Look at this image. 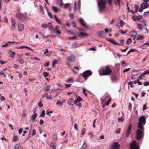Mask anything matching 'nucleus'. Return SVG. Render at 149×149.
I'll use <instances>...</instances> for the list:
<instances>
[{"label": "nucleus", "instance_id": "nucleus-1", "mask_svg": "<svg viewBox=\"0 0 149 149\" xmlns=\"http://www.w3.org/2000/svg\"><path fill=\"white\" fill-rule=\"evenodd\" d=\"M112 72L110 68L108 65L106 66L105 67H102L99 71L100 75H109Z\"/></svg>", "mask_w": 149, "mask_h": 149}, {"label": "nucleus", "instance_id": "nucleus-2", "mask_svg": "<svg viewBox=\"0 0 149 149\" xmlns=\"http://www.w3.org/2000/svg\"><path fill=\"white\" fill-rule=\"evenodd\" d=\"M106 0H100L98 2V5L99 11L100 13L102 12L105 7Z\"/></svg>", "mask_w": 149, "mask_h": 149}, {"label": "nucleus", "instance_id": "nucleus-3", "mask_svg": "<svg viewBox=\"0 0 149 149\" xmlns=\"http://www.w3.org/2000/svg\"><path fill=\"white\" fill-rule=\"evenodd\" d=\"M146 122L145 117L144 116H141L139 119V122L138 123V127L141 129L144 130L143 125H145Z\"/></svg>", "mask_w": 149, "mask_h": 149}, {"label": "nucleus", "instance_id": "nucleus-4", "mask_svg": "<svg viewBox=\"0 0 149 149\" xmlns=\"http://www.w3.org/2000/svg\"><path fill=\"white\" fill-rule=\"evenodd\" d=\"M136 130V139L138 140H139L143 136L144 129L143 130Z\"/></svg>", "mask_w": 149, "mask_h": 149}, {"label": "nucleus", "instance_id": "nucleus-5", "mask_svg": "<svg viewBox=\"0 0 149 149\" xmlns=\"http://www.w3.org/2000/svg\"><path fill=\"white\" fill-rule=\"evenodd\" d=\"M92 72L90 70H86L82 74V77L85 78V80H86L87 78L91 75Z\"/></svg>", "mask_w": 149, "mask_h": 149}, {"label": "nucleus", "instance_id": "nucleus-6", "mask_svg": "<svg viewBox=\"0 0 149 149\" xmlns=\"http://www.w3.org/2000/svg\"><path fill=\"white\" fill-rule=\"evenodd\" d=\"M130 149H139V147L135 141H134L130 146Z\"/></svg>", "mask_w": 149, "mask_h": 149}, {"label": "nucleus", "instance_id": "nucleus-7", "mask_svg": "<svg viewBox=\"0 0 149 149\" xmlns=\"http://www.w3.org/2000/svg\"><path fill=\"white\" fill-rule=\"evenodd\" d=\"M132 127H133L132 124H130L128 126V127L127 129V130L126 133L125 135L126 137H128L129 136L130 134L131 131L132 129Z\"/></svg>", "mask_w": 149, "mask_h": 149}, {"label": "nucleus", "instance_id": "nucleus-8", "mask_svg": "<svg viewBox=\"0 0 149 149\" xmlns=\"http://www.w3.org/2000/svg\"><path fill=\"white\" fill-rule=\"evenodd\" d=\"M120 145L118 142H114L113 143L111 149H118Z\"/></svg>", "mask_w": 149, "mask_h": 149}, {"label": "nucleus", "instance_id": "nucleus-9", "mask_svg": "<svg viewBox=\"0 0 149 149\" xmlns=\"http://www.w3.org/2000/svg\"><path fill=\"white\" fill-rule=\"evenodd\" d=\"M67 104L69 105H73L76 104L77 102H75L74 99L72 98L68 100Z\"/></svg>", "mask_w": 149, "mask_h": 149}, {"label": "nucleus", "instance_id": "nucleus-10", "mask_svg": "<svg viewBox=\"0 0 149 149\" xmlns=\"http://www.w3.org/2000/svg\"><path fill=\"white\" fill-rule=\"evenodd\" d=\"M78 36L79 38H82L88 36V35L85 33L80 31L79 32Z\"/></svg>", "mask_w": 149, "mask_h": 149}, {"label": "nucleus", "instance_id": "nucleus-11", "mask_svg": "<svg viewBox=\"0 0 149 149\" xmlns=\"http://www.w3.org/2000/svg\"><path fill=\"white\" fill-rule=\"evenodd\" d=\"M79 20L80 22L83 26L88 29V27L86 23L85 22L83 19L82 18H79Z\"/></svg>", "mask_w": 149, "mask_h": 149}, {"label": "nucleus", "instance_id": "nucleus-12", "mask_svg": "<svg viewBox=\"0 0 149 149\" xmlns=\"http://www.w3.org/2000/svg\"><path fill=\"white\" fill-rule=\"evenodd\" d=\"M60 27L56 25L55 26L54 31H55L56 34L60 35L61 32L60 31Z\"/></svg>", "mask_w": 149, "mask_h": 149}, {"label": "nucleus", "instance_id": "nucleus-13", "mask_svg": "<svg viewBox=\"0 0 149 149\" xmlns=\"http://www.w3.org/2000/svg\"><path fill=\"white\" fill-rule=\"evenodd\" d=\"M66 59L68 61L72 62L75 60V57L73 55H71L68 56Z\"/></svg>", "mask_w": 149, "mask_h": 149}, {"label": "nucleus", "instance_id": "nucleus-14", "mask_svg": "<svg viewBox=\"0 0 149 149\" xmlns=\"http://www.w3.org/2000/svg\"><path fill=\"white\" fill-rule=\"evenodd\" d=\"M130 36L132 37H136V35H137V33L135 31H130Z\"/></svg>", "mask_w": 149, "mask_h": 149}, {"label": "nucleus", "instance_id": "nucleus-15", "mask_svg": "<svg viewBox=\"0 0 149 149\" xmlns=\"http://www.w3.org/2000/svg\"><path fill=\"white\" fill-rule=\"evenodd\" d=\"M109 96L108 95H104L103 97L101 99V101L102 102H104L106 103V101L108 100Z\"/></svg>", "mask_w": 149, "mask_h": 149}, {"label": "nucleus", "instance_id": "nucleus-16", "mask_svg": "<svg viewBox=\"0 0 149 149\" xmlns=\"http://www.w3.org/2000/svg\"><path fill=\"white\" fill-rule=\"evenodd\" d=\"M11 22L12 25V26L11 27V29L12 30H15V19L14 18H12L11 20Z\"/></svg>", "mask_w": 149, "mask_h": 149}, {"label": "nucleus", "instance_id": "nucleus-17", "mask_svg": "<svg viewBox=\"0 0 149 149\" xmlns=\"http://www.w3.org/2000/svg\"><path fill=\"white\" fill-rule=\"evenodd\" d=\"M149 6L148 3L147 2H143L141 4V7L143 9H146Z\"/></svg>", "mask_w": 149, "mask_h": 149}, {"label": "nucleus", "instance_id": "nucleus-18", "mask_svg": "<svg viewBox=\"0 0 149 149\" xmlns=\"http://www.w3.org/2000/svg\"><path fill=\"white\" fill-rule=\"evenodd\" d=\"M17 17L19 19H20L22 17H23L24 18H26L27 19H29V18H28L26 16H25L24 17H23V15L19 12H17L16 14Z\"/></svg>", "mask_w": 149, "mask_h": 149}, {"label": "nucleus", "instance_id": "nucleus-19", "mask_svg": "<svg viewBox=\"0 0 149 149\" xmlns=\"http://www.w3.org/2000/svg\"><path fill=\"white\" fill-rule=\"evenodd\" d=\"M111 79L112 82L113 83L117 82L118 80V78L115 75L112 76Z\"/></svg>", "mask_w": 149, "mask_h": 149}, {"label": "nucleus", "instance_id": "nucleus-20", "mask_svg": "<svg viewBox=\"0 0 149 149\" xmlns=\"http://www.w3.org/2000/svg\"><path fill=\"white\" fill-rule=\"evenodd\" d=\"M56 143L55 142H52L50 144V146L52 147L53 149H56Z\"/></svg>", "mask_w": 149, "mask_h": 149}, {"label": "nucleus", "instance_id": "nucleus-21", "mask_svg": "<svg viewBox=\"0 0 149 149\" xmlns=\"http://www.w3.org/2000/svg\"><path fill=\"white\" fill-rule=\"evenodd\" d=\"M52 9L53 10L55 13H57L58 11H60V9L56 6H52Z\"/></svg>", "mask_w": 149, "mask_h": 149}, {"label": "nucleus", "instance_id": "nucleus-22", "mask_svg": "<svg viewBox=\"0 0 149 149\" xmlns=\"http://www.w3.org/2000/svg\"><path fill=\"white\" fill-rule=\"evenodd\" d=\"M18 28L19 31H22L24 28V25L22 24H18Z\"/></svg>", "mask_w": 149, "mask_h": 149}, {"label": "nucleus", "instance_id": "nucleus-23", "mask_svg": "<svg viewBox=\"0 0 149 149\" xmlns=\"http://www.w3.org/2000/svg\"><path fill=\"white\" fill-rule=\"evenodd\" d=\"M37 116V113H36V112H34V113L32 115L31 118L33 120V122H34L35 120V119Z\"/></svg>", "mask_w": 149, "mask_h": 149}, {"label": "nucleus", "instance_id": "nucleus-24", "mask_svg": "<svg viewBox=\"0 0 149 149\" xmlns=\"http://www.w3.org/2000/svg\"><path fill=\"white\" fill-rule=\"evenodd\" d=\"M87 146L86 143L85 141H84L83 146L81 147L80 149H87Z\"/></svg>", "mask_w": 149, "mask_h": 149}, {"label": "nucleus", "instance_id": "nucleus-25", "mask_svg": "<svg viewBox=\"0 0 149 149\" xmlns=\"http://www.w3.org/2000/svg\"><path fill=\"white\" fill-rule=\"evenodd\" d=\"M54 18L56 21L60 24H61L62 23L61 19L57 18L56 15H55Z\"/></svg>", "mask_w": 149, "mask_h": 149}, {"label": "nucleus", "instance_id": "nucleus-26", "mask_svg": "<svg viewBox=\"0 0 149 149\" xmlns=\"http://www.w3.org/2000/svg\"><path fill=\"white\" fill-rule=\"evenodd\" d=\"M74 78L73 77H70L66 81V82L67 83L72 82L74 81Z\"/></svg>", "mask_w": 149, "mask_h": 149}, {"label": "nucleus", "instance_id": "nucleus-27", "mask_svg": "<svg viewBox=\"0 0 149 149\" xmlns=\"http://www.w3.org/2000/svg\"><path fill=\"white\" fill-rule=\"evenodd\" d=\"M138 28L140 29L141 30L143 29V27L142 26V24L140 23H138L137 24Z\"/></svg>", "mask_w": 149, "mask_h": 149}, {"label": "nucleus", "instance_id": "nucleus-28", "mask_svg": "<svg viewBox=\"0 0 149 149\" xmlns=\"http://www.w3.org/2000/svg\"><path fill=\"white\" fill-rule=\"evenodd\" d=\"M57 3L60 7H61L63 5V0H58L57 1Z\"/></svg>", "mask_w": 149, "mask_h": 149}, {"label": "nucleus", "instance_id": "nucleus-29", "mask_svg": "<svg viewBox=\"0 0 149 149\" xmlns=\"http://www.w3.org/2000/svg\"><path fill=\"white\" fill-rule=\"evenodd\" d=\"M71 6V4L70 3H66L64 5V7L65 9H68Z\"/></svg>", "mask_w": 149, "mask_h": 149}, {"label": "nucleus", "instance_id": "nucleus-30", "mask_svg": "<svg viewBox=\"0 0 149 149\" xmlns=\"http://www.w3.org/2000/svg\"><path fill=\"white\" fill-rule=\"evenodd\" d=\"M104 31H101L98 32L97 33L99 34L100 37H102L104 35Z\"/></svg>", "mask_w": 149, "mask_h": 149}, {"label": "nucleus", "instance_id": "nucleus-31", "mask_svg": "<svg viewBox=\"0 0 149 149\" xmlns=\"http://www.w3.org/2000/svg\"><path fill=\"white\" fill-rule=\"evenodd\" d=\"M143 39H144L143 37V36H141V35L138 36H137V40H143Z\"/></svg>", "mask_w": 149, "mask_h": 149}, {"label": "nucleus", "instance_id": "nucleus-32", "mask_svg": "<svg viewBox=\"0 0 149 149\" xmlns=\"http://www.w3.org/2000/svg\"><path fill=\"white\" fill-rule=\"evenodd\" d=\"M40 10L41 11V14H44V12L43 10V8L42 6L40 5Z\"/></svg>", "mask_w": 149, "mask_h": 149}, {"label": "nucleus", "instance_id": "nucleus-33", "mask_svg": "<svg viewBox=\"0 0 149 149\" xmlns=\"http://www.w3.org/2000/svg\"><path fill=\"white\" fill-rule=\"evenodd\" d=\"M124 120V118L122 117H120L118 118V122H122Z\"/></svg>", "mask_w": 149, "mask_h": 149}, {"label": "nucleus", "instance_id": "nucleus-34", "mask_svg": "<svg viewBox=\"0 0 149 149\" xmlns=\"http://www.w3.org/2000/svg\"><path fill=\"white\" fill-rule=\"evenodd\" d=\"M82 100V99L80 97H79L75 101V102H77V103L78 102H80Z\"/></svg>", "mask_w": 149, "mask_h": 149}, {"label": "nucleus", "instance_id": "nucleus-35", "mask_svg": "<svg viewBox=\"0 0 149 149\" xmlns=\"http://www.w3.org/2000/svg\"><path fill=\"white\" fill-rule=\"evenodd\" d=\"M15 54V53L14 52L11 51V53L10 54L9 56L10 57H12L13 58Z\"/></svg>", "mask_w": 149, "mask_h": 149}, {"label": "nucleus", "instance_id": "nucleus-36", "mask_svg": "<svg viewBox=\"0 0 149 149\" xmlns=\"http://www.w3.org/2000/svg\"><path fill=\"white\" fill-rule=\"evenodd\" d=\"M47 11L48 12V16L50 18H52L53 17L51 13L48 12V9L47 8Z\"/></svg>", "mask_w": 149, "mask_h": 149}, {"label": "nucleus", "instance_id": "nucleus-37", "mask_svg": "<svg viewBox=\"0 0 149 149\" xmlns=\"http://www.w3.org/2000/svg\"><path fill=\"white\" fill-rule=\"evenodd\" d=\"M57 62V60L56 59H55L53 61L52 63V67L53 68H54V67L56 63Z\"/></svg>", "mask_w": 149, "mask_h": 149}, {"label": "nucleus", "instance_id": "nucleus-38", "mask_svg": "<svg viewBox=\"0 0 149 149\" xmlns=\"http://www.w3.org/2000/svg\"><path fill=\"white\" fill-rule=\"evenodd\" d=\"M132 42V39L131 38H129L128 39V40L126 43V44L127 45H129Z\"/></svg>", "mask_w": 149, "mask_h": 149}, {"label": "nucleus", "instance_id": "nucleus-39", "mask_svg": "<svg viewBox=\"0 0 149 149\" xmlns=\"http://www.w3.org/2000/svg\"><path fill=\"white\" fill-rule=\"evenodd\" d=\"M50 85H47V86L45 87V91H48L50 89Z\"/></svg>", "mask_w": 149, "mask_h": 149}, {"label": "nucleus", "instance_id": "nucleus-40", "mask_svg": "<svg viewBox=\"0 0 149 149\" xmlns=\"http://www.w3.org/2000/svg\"><path fill=\"white\" fill-rule=\"evenodd\" d=\"M43 74L45 77H47L49 75L48 73L45 72H43Z\"/></svg>", "mask_w": 149, "mask_h": 149}, {"label": "nucleus", "instance_id": "nucleus-41", "mask_svg": "<svg viewBox=\"0 0 149 149\" xmlns=\"http://www.w3.org/2000/svg\"><path fill=\"white\" fill-rule=\"evenodd\" d=\"M42 26L43 28H47L49 27V24H45L44 23H43L42 24Z\"/></svg>", "mask_w": 149, "mask_h": 149}, {"label": "nucleus", "instance_id": "nucleus-42", "mask_svg": "<svg viewBox=\"0 0 149 149\" xmlns=\"http://www.w3.org/2000/svg\"><path fill=\"white\" fill-rule=\"evenodd\" d=\"M8 43H9V42H8V41L7 42H6V43L5 44H4V45H2V47H7L9 45H10L9 44H8Z\"/></svg>", "mask_w": 149, "mask_h": 149}, {"label": "nucleus", "instance_id": "nucleus-43", "mask_svg": "<svg viewBox=\"0 0 149 149\" xmlns=\"http://www.w3.org/2000/svg\"><path fill=\"white\" fill-rule=\"evenodd\" d=\"M144 74L143 73H142L139 76V78L140 80H141L143 79V77L144 76Z\"/></svg>", "mask_w": 149, "mask_h": 149}, {"label": "nucleus", "instance_id": "nucleus-44", "mask_svg": "<svg viewBox=\"0 0 149 149\" xmlns=\"http://www.w3.org/2000/svg\"><path fill=\"white\" fill-rule=\"evenodd\" d=\"M45 115V110H43L42 111L41 113L40 114V116L44 117Z\"/></svg>", "mask_w": 149, "mask_h": 149}, {"label": "nucleus", "instance_id": "nucleus-45", "mask_svg": "<svg viewBox=\"0 0 149 149\" xmlns=\"http://www.w3.org/2000/svg\"><path fill=\"white\" fill-rule=\"evenodd\" d=\"M72 47L73 48H76L78 47H79V45H78L76 43H75L73 44L72 45Z\"/></svg>", "mask_w": 149, "mask_h": 149}, {"label": "nucleus", "instance_id": "nucleus-46", "mask_svg": "<svg viewBox=\"0 0 149 149\" xmlns=\"http://www.w3.org/2000/svg\"><path fill=\"white\" fill-rule=\"evenodd\" d=\"M38 107H42L43 106V105L41 101H40L38 104Z\"/></svg>", "mask_w": 149, "mask_h": 149}, {"label": "nucleus", "instance_id": "nucleus-47", "mask_svg": "<svg viewBox=\"0 0 149 149\" xmlns=\"http://www.w3.org/2000/svg\"><path fill=\"white\" fill-rule=\"evenodd\" d=\"M120 25L122 27L125 24V23L122 20H120Z\"/></svg>", "mask_w": 149, "mask_h": 149}, {"label": "nucleus", "instance_id": "nucleus-48", "mask_svg": "<svg viewBox=\"0 0 149 149\" xmlns=\"http://www.w3.org/2000/svg\"><path fill=\"white\" fill-rule=\"evenodd\" d=\"M56 104L57 105L62 106L63 104V102H61L60 101L57 102L56 103Z\"/></svg>", "mask_w": 149, "mask_h": 149}, {"label": "nucleus", "instance_id": "nucleus-49", "mask_svg": "<svg viewBox=\"0 0 149 149\" xmlns=\"http://www.w3.org/2000/svg\"><path fill=\"white\" fill-rule=\"evenodd\" d=\"M132 84V81H130L128 83V85H130L131 87H133L134 86Z\"/></svg>", "mask_w": 149, "mask_h": 149}, {"label": "nucleus", "instance_id": "nucleus-50", "mask_svg": "<svg viewBox=\"0 0 149 149\" xmlns=\"http://www.w3.org/2000/svg\"><path fill=\"white\" fill-rule=\"evenodd\" d=\"M136 51V50L134 49H132L129 50L127 52V54H128L131 52H133Z\"/></svg>", "mask_w": 149, "mask_h": 149}, {"label": "nucleus", "instance_id": "nucleus-51", "mask_svg": "<svg viewBox=\"0 0 149 149\" xmlns=\"http://www.w3.org/2000/svg\"><path fill=\"white\" fill-rule=\"evenodd\" d=\"M17 136H15L13 138V141H16L17 139Z\"/></svg>", "mask_w": 149, "mask_h": 149}, {"label": "nucleus", "instance_id": "nucleus-52", "mask_svg": "<svg viewBox=\"0 0 149 149\" xmlns=\"http://www.w3.org/2000/svg\"><path fill=\"white\" fill-rule=\"evenodd\" d=\"M19 147V144H17L14 147V149H18Z\"/></svg>", "mask_w": 149, "mask_h": 149}, {"label": "nucleus", "instance_id": "nucleus-53", "mask_svg": "<svg viewBox=\"0 0 149 149\" xmlns=\"http://www.w3.org/2000/svg\"><path fill=\"white\" fill-rule=\"evenodd\" d=\"M78 9L80 10L81 8V1L80 0H78Z\"/></svg>", "mask_w": 149, "mask_h": 149}, {"label": "nucleus", "instance_id": "nucleus-54", "mask_svg": "<svg viewBox=\"0 0 149 149\" xmlns=\"http://www.w3.org/2000/svg\"><path fill=\"white\" fill-rule=\"evenodd\" d=\"M74 11H75V10H77V8L76 7V1H74Z\"/></svg>", "mask_w": 149, "mask_h": 149}, {"label": "nucleus", "instance_id": "nucleus-55", "mask_svg": "<svg viewBox=\"0 0 149 149\" xmlns=\"http://www.w3.org/2000/svg\"><path fill=\"white\" fill-rule=\"evenodd\" d=\"M86 129L85 128H83L81 131V134L84 135L85 133Z\"/></svg>", "mask_w": 149, "mask_h": 149}, {"label": "nucleus", "instance_id": "nucleus-56", "mask_svg": "<svg viewBox=\"0 0 149 149\" xmlns=\"http://www.w3.org/2000/svg\"><path fill=\"white\" fill-rule=\"evenodd\" d=\"M18 61L21 64H22L23 63H24V60L22 59H21L20 60H18Z\"/></svg>", "mask_w": 149, "mask_h": 149}, {"label": "nucleus", "instance_id": "nucleus-57", "mask_svg": "<svg viewBox=\"0 0 149 149\" xmlns=\"http://www.w3.org/2000/svg\"><path fill=\"white\" fill-rule=\"evenodd\" d=\"M138 6H134L135 10L136 13L138 11Z\"/></svg>", "mask_w": 149, "mask_h": 149}, {"label": "nucleus", "instance_id": "nucleus-58", "mask_svg": "<svg viewBox=\"0 0 149 149\" xmlns=\"http://www.w3.org/2000/svg\"><path fill=\"white\" fill-rule=\"evenodd\" d=\"M0 75L1 76H3L4 77H6V75L2 71L0 72Z\"/></svg>", "mask_w": 149, "mask_h": 149}, {"label": "nucleus", "instance_id": "nucleus-59", "mask_svg": "<svg viewBox=\"0 0 149 149\" xmlns=\"http://www.w3.org/2000/svg\"><path fill=\"white\" fill-rule=\"evenodd\" d=\"M49 29L50 30L52 31H54V27L53 26H51L49 27Z\"/></svg>", "mask_w": 149, "mask_h": 149}, {"label": "nucleus", "instance_id": "nucleus-60", "mask_svg": "<svg viewBox=\"0 0 149 149\" xmlns=\"http://www.w3.org/2000/svg\"><path fill=\"white\" fill-rule=\"evenodd\" d=\"M143 84L145 86H147L149 85V82L146 81L144 82Z\"/></svg>", "mask_w": 149, "mask_h": 149}, {"label": "nucleus", "instance_id": "nucleus-61", "mask_svg": "<svg viewBox=\"0 0 149 149\" xmlns=\"http://www.w3.org/2000/svg\"><path fill=\"white\" fill-rule=\"evenodd\" d=\"M74 128L77 130L78 131L77 125V124H74Z\"/></svg>", "mask_w": 149, "mask_h": 149}, {"label": "nucleus", "instance_id": "nucleus-62", "mask_svg": "<svg viewBox=\"0 0 149 149\" xmlns=\"http://www.w3.org/2000/svg\"><path fill=\"white\" fill-rule=\"evenodd\" d=\"M44 123V121L42 119H41L40 120V125H42Z\"/></svg>", "mask_w": 149, "mask_h": 149}, {"label": "nucleus", "instance_id": "nucleus-63", "mask_svg": "<svg viewBox=\"0 0 149 149\" xmlns=\"http://www.w3.org/2000/svg\"><path fill=\"white\" fill-rule=\"evenodd\" d=\"M136 18H137V20H139L142 17V16L141 15H140L136 16Z\"/></svg>", "mask_w": 149, "mask_h": 149}, {"label": "nucleus", "instance_id": "nucleus-64", "mask_svg": "<svg viewBox=\"0 0 149 149\" xmlns=\"http://www.w3.org/2000/svg\"><path fill=\"white\" fill-rule=\"evenodd\" d=\"M77 39V38L75 36H74L73 37H72V38H68V39L69 40H74V39Z\"/></svg>", "mask_w": 149, "mask_h": 149}]
</instances>
